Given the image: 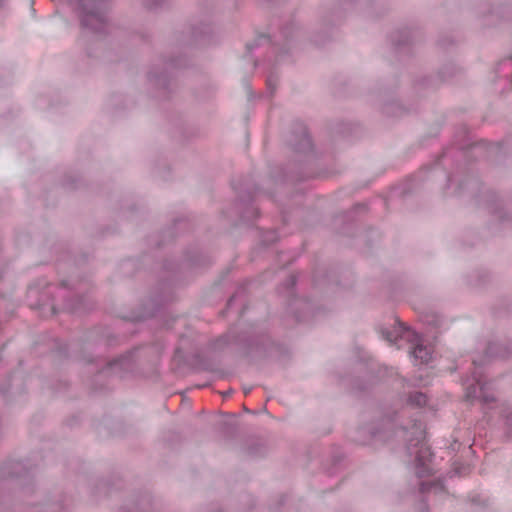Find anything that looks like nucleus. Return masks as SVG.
<instances>
[{
    "mask_svg": "<svg viewBox=\"0 0 512 512\" xmlns=\"http://www.w3.org/2000/svg\"><path fill=\"white\" fill-rule=\"evenodd\" d=\"M413 356H414L416 359H419V360H420V363L428 362V361H429V359H430L429 352L426 350V348H424V347H422V346H417V347L413 350Z\"/></svg>",
    "mask_w": 512,
    "mask_h": 512,
    "instance_id": "1",
    "label": "nucleus"
}]
</instances>
